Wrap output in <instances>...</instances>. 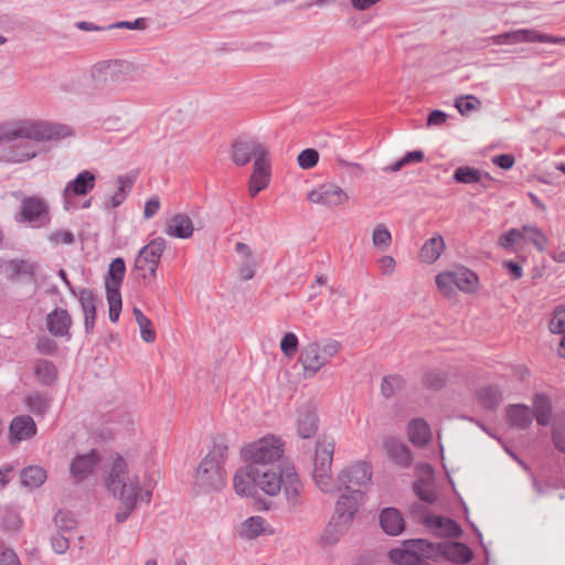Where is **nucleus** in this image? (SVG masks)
<instances>
[{
    "label": "nucleus",
    "mask_w": 565,
    "mask_h": 565,
    "mask_svg": "<svg viewBox=\"0 0 565 565\" xmlns=\"http://www.w3.org/2000/svg\"><path fill=\"white\" fill-rule=\"evenodd\" d=\"M334 452V440L323 436L317 440L312 477L317 487L324 493L339 492L340 495L352 497L355 492L363 499V487L371 482L372 469L365 461L355 462L343 469L334 482L331 466Z\"/></svg>",
    "instance_id": "1"
},
{
    "label": "nucleus",
    "mask_w": 565,
    "mask_h": 565,
    "mask_svg": "<svg viewBox=\"0 0 565 565\" xmlns=\"http://www.w3.org/2000/svg\"><path fill=\"white\" fill-rule=\"evenodd\" d=\"M235 492L239 495L254 497L256 489L268 495H276L284 489L288 503L295 508L300 504L302 482L294 466H286L275 470H264L254 465H246L233 477Z\"/></svg>",
    "instance_id": "2"
},
{
    "label": "nucleus",
    "mask_w": 565,
    "mask_h": 565,
    "mask_svg": "<svg viewBox=\"0 0 565 565\" xmlns=\"http://www.w3.org/2000/svg\"><path fill=\"white\" fill-rule=\"evenodd\" d=\"M105 486L120 501L115 519L117 523H124L137 505L140 478L136 473L129 476L126 460L122 456L117 455L105 480Z\"/></svg>",
    "instance_id": "3"
},
{
    "label": "nucleus",
    "mask_w": 565,
    "mask_h": 565,
    "mask_svg": "<svg viewBox=\"0 0 565 565\" xmlns=\"http://www.w3.org/2000/svg\"><path fill=\"white\" fill-rule=\"evenodd\" d=\"M72 127L34 120H12L0 124V145L19 139L38 141L60 140L73 135Z\"/></svg>",
    "instance_id": "4"
},
{
    "label": "nucleus",
    "mask_w": 565,
    "mask_h": 565,
    "mask_svg": "<svg viewBox=\"0 0 565 565\" xmlns=\"http://www.w3.org/2000/svg\"><path fill=\"white\" fill-rule=\"evenodd\" d=\"M228 447L223 440L215 439L212 449L199 463L194 473V484L202 491H218L226 483L224 463Z\"/></svg>",
    "instance_id": "5"
},
{
    "label": "nucleus",
    "mask_w": 565,
    "mask_h": 565,
    "mask_svg": "<svg viewBox=\"0 0 565 565\" xmlns=\"http://www.w3.org/2000/svg\"><path fill=\"white\" fill-rule=\"evenodd\" d=\"M130 70L129 63L118 60L103 61L95 64L88 75H84V82L77 90L85 95H96L113 89L126 79Z\"/></svg>",
    "instance_id": "6"
},
{
    "label": "nucleus",
    "mask_w": 565,
    "mask_h": 565,
    "mask_svg": "<svg viewBox=\"0 0 565 565\" xmlns=\"http://www.w3.org/2000/svg\"><path fill=\"white\" fill-rule=\"evenodd\" d=\"M360 504L361 494L359 492L352 497H339L334 513L322 534V541L326 544L333 545L340 540L351 524Z\"/></svg>",
    "instance_id": "7"
},
{
    "label": "nucleus",
    "mask_w": 565,
    "mask_h": 565,
    "mask_svg": "<svg viewBox=\"0 0 565 565\" xmlns=\"http://www.w3.org/2000/svg\"><path fill=\"white\" fill-rule=\"evenodd\" d=\"M284 444L275 436H266L259 440L252 443L242 449V456L248 465L264 468V470H275L284 468V466H277L276 468H269L268 465L276 462L282 457Z\"/></svg>",
    "instance_id": "8"
},
{
    "label": "nucleus",
    "mask_w": 565,
    "mask_h": 565,
    "mask_svg": "<svg viewBox=\"0 0 565 565\" xmlns=\"http://www.w3.org/2000/svg\"><path fill=\"white\" fill-rule=\"evenodd\" d=\"M478 284V276L465 266L455 267L436 276L438 289L448 298L455 295L454 287L466 294H471L477 290Z\"/></svg>",
    "instance_id": "9"
},
{
    "label": "nucleus",
    "mask_w": 565,
    "mask_h": 565,
    "mask_svg": "<svg viewBox=\"0 0 565 565\" xmlns=\"http://www.w3.org/2000/svg\"><path fill=\"white\" fill-rule=\"evenodd\" d=\"M167 242L162 237H157L151 239L147 245H145L138 253L134 271H143L141 277L147 279V277H156L157 269L160 263V258L162 256L163 250L166 249Z\"/></svg>",
    "instance_id": "10"
},
{
    "label": "nucleus",
    "mask_w": 565,
    "mask_h": 565,
    "mask_svg": "<svg viewBox=\"0 0 565 565\" xmlns=\"http://www.w3.org/2000/svg\"><path fill=\"white\" fill-rule=\"evenodd\" d=\"M267 157V148L255 138H238L232 143L231 158L238 167H244L252 160L257 162L259 158L266 159Z\"/></svg>",
    "instance_id": "11"
},
{
    "label": "nucleus",
    "mask_w": 565,
    "mask_h": 565,
    "mask_svg": "<svg viewBox=\"0 0 565 565\" xmlns=\"http://www.w3.org/2000/svg\"><path fill=\"white\" fill-rule=\"evenodd\" d=\"M308 200L316 204H322L328 207L344 205L349 201L347 192L333 183H324L318 189L308 193Z\"/></svg>",
    "instance_id": "12"
},
{
    "label": "nucleus",
    "mask_w": 565,
    "mask_h": 565,
    "mask_svg": "<svg viewBox=\"0 0 565 565\" xmlns=\"http://www.w3.org/2000/svg\"><path fill=\"white\" fill-rule=\"evenodd\" d=\"M40 141L30 139H19L2 150L0 161L6 163H22L36 157Z\"/></svg>",
    "instance_id": "13"
},
{
    "label": "nucleus",
    "mask_w": 565,
    "mask_h": 565,
    "mask_svg": "<svg viewBox=\"0 0 565 565\" xmlns=\"http://www.w3.org/2000/svg\"><path fill=\"white\" fill-rule=\"evenodd\" d=\"M299 362L303 367L305 377H312L327 365L318 341L310 342L301 349Z\"/></svg>",
    "instance_id": "14"
},
{
    "label": "nucleus",
    "mask_w": 565,
    "mask_h": 565,
    "mask_svg": "<svg viewBox=\"0 0 565 565\" xmlns=\"http://www.w3.org/2000/svg\"><path fill=\"white\" fill-rule=\"evenodd\" d=\"M99 460V454L95 449L85 455L76 456L71 462V476L76 480V482L84 481L94 471Z\"/></svg>",
    "instance_id": "15"
},
{
    "label": "nucleus",
    "mask_w": 565,
    "mask_h": 565,
    "mask_svg": "<svg viewBox=\"0 0 565 565\" xmlns=\"http://www.w3.org/2000/svg\"><path fill=\"white\" fill-rule=\"evenodd\" d=\"M96 177L89 170L79 172L75 179L67 182L63 190L64 200L71 196H84L88 194L95 186Z\"/></svg>",
    "instance_id": "16"
},
{
    "label": "nucleus",
    "mask_w": 565,
    "mask_h": 565,
    "mask_svg": "<svg viewBox=\"0 0 565 565\" xmlns=\"http://www.w3.org/2000/svg\"><path fill=\"white\" fill-rule=\"evenodd\" d=\"M46 328L53 337L71 338L70 328L72 326V317L66 309L55 308L46 316Z\"/></svg>",
    "instance_id": "17"
},
{
    "label": "nucleus",
    "mask_w": 565,
    "mask_h": 565,
    "mask_svg": "<svg viewBox=\"0 0 565 565\" xmlns=\"http://www.w3.org/2000/svg\"><path fill=\"white\" fill-rule=\"evenodd\" d=\"M19 214L22 222L33 224L49 214V207L44 200L36 196H28L22 200Z\"/></svg>",
    "instance_id": "18"
},
{
    "label": "nucleus",
    "mask_w": 565,
    "mask_h": 565,
    "mask_svg": "<svg viewBox=\"0 0 565 565\" xmlns=\"http://www.w3.org/2000/svg\"><path fill=\"white\" fill-rule=\"evenodd\" d=\"M36 434V425L29 415L14 417L9 426L11 444L32 438Z\"/></svg>",
    "instance_id": "19"
},
{
    "label": "nucleus",
    "mask_w": 565,
    "mask_h": 565,
    "mask_svg": "<svg viewBox=\"0 0 565 565\" xmlns=\"http://www.w3.org/2000/svg\"><path fill=\"white\" fill-rule=\"evenodd\" d=\"M270 180V163L268 157L266 159H258L254 162L253 173L248 182V191L252 196H255L260 191L266 189Z\"/></svg>",
    "instance_id": "20"
},
{
    "label": "nucleus",
    "mask_w": 565,
    "mask_h": 565,
    "mask_svg": "<svg viewBox=\"0 0 565 565\" xmlns=\"http://www.w3.org/2000/svg\"><path fill=\"white\" fill-rule=\"evenodd\" d=\"M510 32L511 44L540 42L565 45V36H554L550 34H544L533 29H519Z\"/></svg>",
    "instance_id": "21"
},
{
    "label": "nucleus",
    "mask_w": 565,
    "mask_h": 565,
    "mask_svg": "<svg viewBox=\"0 0 565 565\" xmlns=\"http://www.w3.org/2000/svg\"><path fill=\"white\" fill-rule=\"evenodd\" d=\"M403 548H393L388 552V558L396 565H430L429 561L422 558L417 550L409 544V540L404 541Z\"/></svg>",
    "instance_id": "22"
},
{
    "label": "nucleus",
    "mask_w": 565,
    "mask_h": 565,
    "mask_svg": "<svg viewBox=\"0 0 565 565\" xmlns=\"http://www.w3.org/2000/svg\"><path fill=\"white\" fill-rule=\"evenodd\" d=\"M84 313V327L86 333H92L96 320V298L94 291L88 288H82L76 295Z\"/></svg>",
    "instance_id": "23"
},
{
    "label": "nucleus",
    "mask_w": 565,
    "mask_h": 565,
    "mask_svg": "<svg viewBox=\"0 0 565 565\" xmlns=\"http://www.w3.org/2000/svg\"><path fill=\"white\" fill-rule=\"evenodd\" d=\"M423 522L427 527L438 530L437 534L439 536L458 539L462 535V530L455 520L439 515H427Z\"/></svg>",
    "instance_id": "24"
},
{
    "label": "nucleus",
    "mask_w": 565,
    "mask_h": 565,
    "mask_svg": "<svg viewBox=\"0 0 565 565\" xmlns=\"http://www.w3.org/2000/svg\"><path fill=\"white\" fill-rule=\"evenodd\" d=\"M383 447L387 457L395 463L402 467H408L411 465V450L404 443L399 441L395 437L388 436L384 438Z\"/></svg>",
    "instance_id": "25"
},
{
    "label": "nucleus",
    "mask_w": 565,
    "mask_h": 565,
    "mask_svg": "<svg viewBox=\"0 0 565 565\" xmlns=\"http://www.w3.org/2000/svg\"><path fill=\"white\" fill-rule=\"evenodd\" d=\"M194 225L189 215L178 213L173 215L164 230V233L171 237L188 239L193 235Z\"/></svg>",
    "instance_id": "26"
},
{
    "label": "nucleus",
    "mask_w": 565,
    "mask_h": 565,
    "mask_svg": "<svg viewBox=\"0 0 565 565\" xmlns=\"http://www.w3.org/2000/svg\"><path fill=\"white\" fill-rule=\"evenodd\" d=\"M380 525L387 535L396 536L404 530L405 522L397 509L385 508L380 513Z\"/></svg>",
    "instance_id": "27"
},
{
    "label": "nucleus",
    "mask_w": 565,
    "mask_h": 565,
    "mask_svg": "<svg viewBox=\"0 0 565 565\" xmlns=\"http://www.w3.org/2000/svg\"><path fill=\"white\" fill-rule=\"evenodd\" d=\"M443 557L456 564H467L472 557V551L461 542H444Z\"/></svg>",
    "instance_id": "28"
},
{
    "label": "nucleus",
    "mask_w": 565,
    "mask_h": 565,
    "mask_svg": "<svg viewBox=\"0 0 565 565\" xmlns=\"http://www.w3.org/2000/svg\"><path fill=\"white\" fill-rule=\"evenodd\" d=\"M126 273V264L121 257H116L111 260L108 267V275L105 279V291L110 292L115 290L120 292V286L122 284Z\"/></svg>",
    "instance_id": "29"
},
{
    "label": "nucleus",
    "mask_w": 565,
    "mask_h": 565,
    "mask_svg": "<svg viewBox=\"0 0 565 565\" xmlns=\"http://www.w3.org/2000/svg\"><path fill=\"white\" fill-rule=\"evenodd\" d=\"M10 273L8 279L10 281L30 282L34 279L35 264L23 259H14L9 263Z\"/></svg>",
    "instance_id": "30"
},
{
    "label": "nucleus",
    "mask_w": 565,
    "mask_h": 565,
    "mask_svg": "<svg viewBox=\"0 0 565 565\" xmlns=\"http://www.w3.org/2000/svg\"><path fill=\"white\" fill-rule=\"evenodd\" d=\"M135 183V178L130 175H119L116 179L117 190L114 194L109 195L108 201L105 203L104 207L116 209L124 203L128 193L131 191L132 185Z\"/></svg>",
    "instance_id": "31"
},
{
    "label": "nucleus",
    "mask_w": 565,
    "mask_h": 565,
    "mask_svg": "<svg viewBox=\"0 0 565 565\" xmlns=\"http://www.w3.org/2000/svg\"><path fill=\"white\" fill-rule=\"evenodd\" d=\"M510 424L519 429H526L532 424V413L524 404H512L507 407Z\"/></svg>",
    "instance_id": "32"
},
{
    "label": "nucleus",
    "mask_w": 565,
    "mask_h": 565,
    "mask_svg": "<svg viewBox=\"0 0 565 565\" xmlns=\"http://www.w3.org/2000/svg\"><path fill=\"white\" fill-rule=\"evenodd\" d=\"M407 434L409 441L419 447L426 446L430 440V428L422 418L408 423Z\"/></svg>",
    "instance_id": "33"
},
{
    "label": "nucleus",
    "mask_w": 565,
    "mask_h": 565,
    "mask_svg": "<svg viewBox=\"0 0 565 565\" xmlns=\"http://www.w3.org/2000/svg\"><path fill=\"white\" fill-rule=\"evenodd\" d=\"M533 412L540 426H547L552 417V402L544 393H537L533 397Z\"/></svg>",
    "instance_id": "34"
},
{
    "label": "nucleus",
    "mask_w": 565,
    "mask_h": 565,
    "mask_svg": "<svg viewBox=\"0 0 565 565\" xmlns=\"http://www.w3.org/2000/svg\"><path fill=\"white\" fill-rule=\"evenodd\" d=\"M480 405L488 409H495L502 402V391L497 385H488L479 388L476 393Z\"/></svg>",
    "instance_id": "35"
},
{
    "label": "nucleus",
    "mask_w": 565,
    "mask_h": 565,
    "mask_svg": "<svg viewBox=\"0 0 565 565\" xmlns=\"http://www.w3.org/2000/svg\"><path fill=\"white\" fill-rule=\"evenodd\" d=\"M318 416L315 411L307 409L300 413L297 422L298 435L303 438L312 437L318 430Z\"/></svg>",
    "instance_id": "36"
},
{
    "label": "nucleus",
    "mask_w": 565,
    "mask_h": 565,
    "mask_svg": "<svg viewBox=\"0 0 565 565\" xmlns=\"http://www.w3.org/2000/svg\"><path fill=\"white\" fill-rule=\"evenodd\" d=\"M20 478L23 487L36 489L45 482L47 475L40 466H29L21 470Z\"/></svg>",
    "instance_id": "37"
},
{
    "label": "nucleus",
    "mask_w": 565,
    "mask_h": 565,
    "mask_svg": "<svg viewBox=\"0 0 565 565\" xmlns=\"http://www.w3.org/2000/svg\"><path fill=\"white\" fill-rule=\"evenodd\" d=\"M445 248V242L443 236L438 235L429 238L425 242L419 252V257L422 262L427 264H433L436 262L441 255Z\"/></svg>",
    "instance_id": "38"
},
{
    "label": "nucleus",
    "mask_w": 565,
    "mask_h": 565,
    "mask_svg": "<svg viewBox=\"0 0 565 565\" xmlns=\"http://www.w3.org/2000/svg\"><path fill=\"white\" fill-rule=\"evenodd\" d=\"M409 544L414 546L417 550L419 556L426 561H436L438 557H443L444 542L431 543L428 542L427 540L417 539L409 540Z\"/></svg>",
    "instance_id": "39"
},
{
    "label": "nucleus",
    "mask_w": 565,
    "mask_h": 565,
    "mask_svg": "<svg viewBox=\"0 0 565 565\" xmlns=\"http://www.w3.org/2000/svg\"><path fill=\"white\" fill-rule=\"evenodd\" d=\"M265 519L262 516H250L245 520L239 527V535L247 540H253L263 533H266Z\"/></svg>",
    "instance_id": "40"
},
{
    "label": "nucleus",
    "mask_w": 565,
    "mask_h": 565,
    "mask_svg": "<svg viewBox=\"0 0 565 565\" xmlns=\"http://www.w3.org/2000/svg\"><path fill=\"white\" fill-rule=\"evenodd\" d=\"M34 372L38 380L44 385L52 384L57 375L55 365L47 360H38L34 365Z\"/></svg>",
    "instance_id": "41"
},
{
    "label": "nucleus",
    "mask_w": 565,
    "mask_h": 565,
    "mask_svg": "<svg viewBox=\"0 0 565 565\" xmlns=\"http://www.w3.org/2000/svg\"><path fill=\"white\" fill-rule=\"evenodd\" d=\"M405 385V380L397 374L384 376L381 384V393L385 398H391Z\"/></svg>",
    "instance_id": "42"
},
{
    "label": "nucleus",
    "mask_w": 565,
    "mask_h": 565,
    "mask_svg": "<svg viewBox=\"0 0 565 565\" xmlns=\"http://www.w3.org/2000/svg\"><path fill=\"white\" fill-rule=\"evenodd\" d=\"M521 236L523 241L532 243L539 250L545 249L547 238L537 227L523 226Z\"/></svg>",
    "instance_id": "43"
},
{
    "label": "nucleus",
    "mask_w": 565,
    "mask_h": 565,
    "mask_svg": "<svg viewBox=\"0 0 565 565\" xmlns=\"http://www.w3.org/2000/svg\"><path fill=\"white\" fill-rule=\"evenodd\" d=\"M392 235L384 224H377L372 234V244L380 250H385L391 246Z\"/></svg>",
    "instance_id": "44"
},
{
    "label": "nucleus",
    "mask_w": 565,
    "mask_h": 565,
    "mask_svg": "<svg viewBox=\"0 0 565 565\" xmlns=\"http://www.w3.org/2000/svg\"><path fill=\"white\" fill-rule=\"evenodd\" d=\"M479 169L469 166L458 167L452 174L457 183L473 184L479 180Z\"/></svg>",
    "instance_id": "45"
},
{
    "label": "nucleus",
    "mask_w": 565,
    "mask_h": 565,
    "mask_svg": "<svg viewBox=\"0 0 565 565\" xmlns=\"http://www.w3.org/2000/svg\"><path fill=\"white\" fill-rule=\"evenodd\" d=\"M54 524L61 532H68L76 527V520L71 512L58 510L54 515Z\"/></svg>",
    "instance_id": "46"
},
{
    "label": "nucleus",
    "mask_w": 565,
    "mask_h": 565,
    "mask_svg": "<svg viewBox=\"0 0 565 565\" xmlns=\"http://www.w3.org/2000/svg\"><path fill=\"white\" fill-rule=\"evenodd\" d=\"M106 298L109 306V320L111 322H117L122 307L121 294L113 290L110 292H106Z\"/></svg>",
    "instance_id": "47"
},
{
    "label": "nucleus",
    "mask_w": 565,
    "mask_h": 565,
    "mask_svg": "<svg viewBox=\"0 0 565 565\" xmlns=\"http://www.w3.org/2000/svg\"><path fill=\"white\" fill-rule=\"evenodd\" d=\"M552 439L555 448L565 454V419H556L552 425Z\"/></svg>",
    "instance_id": "48"
},
{
    "label": "nucleus",
    "mask_w": 565,
    "mask_h": 565,
    "mask_svg": "<svg viewBox=\"0 0 565 565\" xmlns=\"http://www.w3.org/2000/svg\"><path fill=\"white\" fill-rule=\"evenodd\" d=\"M447 381V375L439 371H429L424 375L423 383L427 388L433 391L441 390Z\"/></svg>",
    "instance_id": "49"
},
{
    "label": "nucleus",
    "mask_w": 565,
    "mask_h": 565,
    "mask_svg": "<svg viewBox=\"0 0 565 565\" xmlns=\"http://www.w3.org/2000/svg\"><path fill=\"white\" fill-rule=\"evenodd\" d=\"M480 104V100L473 95L459 96L455 100V107L463 116L477 109Z\"/></svg>",
    "instance_id": "50"
},
{
    "label": "nucleus",
    "mask_w": 565,
    "mask_h": 565,
    "mask_svg": "<svg viewBox=\"0 0 565 565\" xmlns=\"http://www.w3.org/2000/svg\"><path fill=\"white\" fill-rule=\"evenodd\" d=\"M319 161V152L313 148L302 150L297 158L298 166L303 170L313 168Z\"/></svg>",
    "instance_id": "51"
},
{
    "label": "nucleus",
    "mask_w": 565,
    "mask_h": 565,
    "mask_svg": "<svg viewBox=\"0 0 565 565\" xmlns=\"http://www.w3.org/2000/svg\"><path fill=\"white\" fill-rule=\"evenodd\" d=\"M550 331L558 334L565 332V306H558L553 311L550 320Z\"/></svg>",
    "instance_id": "52"
},
{
    "label": "nucleus",
    "mask_w": 565,
    "mask_h": 565,
    "mask_svg": "<svg viewBox=\"0 0 565 565\" xmlns=\"http://www.w3.org/2000/svg\"><path fill=\"white\" fill-rule=\"evenodd\" d=\"M318 342L320 351H322L327 364L331 359H333L339 353V351L342 348L341 343L333 339H327Z\"/></svg>",
    "instance_id": "53"
},
{
    "label": "nucleus",
    "mask_w": 565,
    "mask_h": 565,
    "mask_svg": "<svg viewBox=\"0 0 565 565\" xmlns=\"http://www.w3.org/2000/svg\"><path fill=\"white\" fill-rule=\"evenodd\" d=\"M298 349V338L292 332H287L280 341V350L287 356L291 358Z\"/></svg>",
    "instance_id": "54"
},
{
    "label": "nucleus",
    "mask_w": 565,
    "mask_h": 565,
    "mask_svg": "<svg viewBox=\"0 0 565 565\" xmlns=\"http://www.w3.org/2000/svg\"><path fill=\"white\" fill-rule=\"evenodd\" d=\"M26 405L34 414H44L49 407L47 399L40 394L28 396Z\"/></svg>",
    "instance_id": "55"
},
{
    "label": "nucleus",
    "mask_w": 565,
    "mask_h": 565,
    "mask_svg": "<svg viewBox=\"0 0 565 565\" xmlns=\"http://www.w3.org/2000/svg\"><path fill=\"white\" fill-rule=\"evenodd\" d=\"M35 349L41 354L54 355L57 352V344L51 338L43 335L38 339Z\"/></svg>",
    "instance_id": "56"
},
{
    "label": "nucleus",
    "mask_w": 565,
    "mask_h": 565,
    "mask_svg": "<svg viewBox=\"0 0 565 565\" xmlns=\"http://www.w3.org/2000/svg\"><path fill=\"white\" fill-rule=\"evenodd\" d=\"M147 19L138 18L135 21H119L113 24H109V30L111 29H128V30H146L147 29Z\"/></svg>",
    "instance_id": "57"
},
{
    "label": "nucleus",
    "mask_w": 565,
    "mask_h": 565,
    "mask_svg": "<svg viewBox=\"0 0 565 565\" xmlns=\"http://www.w3.org/2000/svg\"><path fill=\"white\" fill-rule=\"evenodd\" d=\"M49 241L55 244L72 245L75 242L74 234L66 230L55 231L49 235Z\"/></svg>",
    "instance_id": "58"
},
{
    "label": "nucleus",
    "mask_w": 565,
    "mask_h": 565,
    "mask_svg": "<svg viewBox=\"0 0 565 565\" xmlns=\"http://www.w3.org/2000/svg\"><path fill=\"white\" fill-rule=\"evenodd\" d=\"M414 491L417 497L426 503H433L436 500L435 492L428 489L422 481L414 483Z\"/></svg>",
    "instance_id": "59"
},
{
    "label": "nucleus",
    "mask_w": 565,
    "mask_h": 565,
    "mask_svg": "<svg viewBox=\"0 0 565 565\" xmlns=\"http://www.w3.org/2000/svg\"><path fill=\"white\" fill-rule=\"evenodd\" d=\"M518 238H522L521 231L511 228L500 236L499 245L503 248H510L518 241Z\"/></svg>",
    "instance_id": "60"
},
{
    "label": "nucleus",
    "mask_w": 565,
    "mask_h": 565,
    "mask_svg": "<svg viewBox=\"0 0 565 565\" xmlns=\"http://www.w3.org/2000/svg\"><path fill=\"white\" fill-rule=\"evenodd\" d=\"M140 329L141 339L147 343H152L156 340V331L152 328L150 319H146L145 322L138 323Z\"/></svg>",
    "instance_id": "61"
},
{
    "label": "nucleus",
    "mask_w": 565,
    "mask_h": 565,
    "mask_svg": "<svg viewBox=\"0 0 565 565\" xmlns=\"http://www.w3.org/2000/svg\"><path fill=\"white\" fill-rule=\"evenodd\" d=\"M256 262L253 258H246L239 266V276L243 280H249L255 276Z\"/></svg>",
    "instance_id": "62"
},
{
    "label": "nucleus",
    "mask_w": 565,
    "mask_h": 565,
    "mask_svg": "<svg viewBox=\"0 0 565 565\" xmlns=\"http://www.w3.org/2000/svg\"><path fill=\"white\" fill-rule=\"evenodd\" d=\"M51 544L54 552L58 554L65 553L70 546L68 539H66L61 533H57L56 535L52 536Z\"/></svg>",
    "instance_id": "63"
},
{
    "label": "nucleus",
    "mask_w": 565,
    "mask_h": 565,
    "mask_svg": "<svg viewBox=\"0 0 565 565\" xmlns=\"http://www.w3.org/2000/svg\"><path fill=\"white\" fill-rule=\"evenodd\" d=\"M0 565H20V561L11 548H6L0 552Z\"/></svg>",
    "instance_id": "64"
}]
</instances>
